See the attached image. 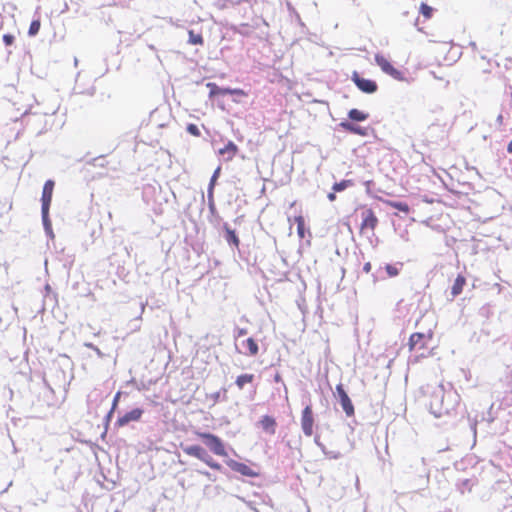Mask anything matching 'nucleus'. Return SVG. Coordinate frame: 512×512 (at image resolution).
Returning <instances> with one entry per match:
<instances>
[{
	"label": "nucleus",
	"mask_w": 512,
	"mask_h": 512,
	"mask_svg": "<svg viewBox=\"0 0 512 512\" xmlns=\"http://www.w3.org/2000/svg\"><path fill=\"white\" fill-rule=\"evenodd\" d=\"M194 434L201 439L209 450L217 456H227L225 444L222 439L212 433L195 431Z\"/></svg>",
	"instance_id": "obj_1"
},
{
	"label": "nucleus",
	"mask_w": 512,
	"mask_h": 512,
	"mask_svg": "<svg viewBox=\"0 0 512 512\" xmlns=\"http://www.w3.org/2000/svg\"><path fill=\"white\" fill-rule=\"evenodd\" d=\"M182 450L186 455L197 458L198 460L204 462L207 466L214 470L219 471L222 468V466L218 462H216L200 445H190L182 447Z\"/></svg>",
	"instance_id": "obj_2"
},
{
	"label": "nucleus",
	"mask_w": 512,
	"mask_h": 512,
	"mask_svg": "<svg viewBox=\"0 0 512 512\" xmlns=\"http://www.w3.org/2000/svg\"><path fill=\"white\" fill-rule=\"evenodd\" d=\"M375 62L385 74L391 76L393 79L398 81L405 80L403 72L395 68L384 55L376 54Z\"/></svg>",
	"instance_id": "obj_3"
},
{
	"label": "nucleus",
	"mask_w": 512,
	"mask_h": 512,
	"mask_svg": "<svg viewBox=\"0 0 512 512\" xmlns=\"http://www.w3.org/2000/svg\"><path fill=\"white\" fill-rule=\"evenodd\" d=\"M432 338V331H428L427 333L416 332L411 334L408 341L409 351L427 349V344L432 340Z\"/></svg>",
	"instance_id": "obj_4"
},
{
	"label": "nucleus",
	"mask_w": 512,
	"mask_h": 512,
	"mask_svg": "<svg viewBox=\"0 0 512 512\" xmlns=\"http://www.w3.org/2000/svg\"><path fill=\"white\" fill-rule=\"evenodd\" d=\"M362 222L360 225V233H373L378 225V218L371 208H364L361 212Z\"/></svg>",
	"instance_id": "obj_5"
},
{
	"label": "nucleus",
	"mask_w": 512,
	"mask_h": 512,
	"mask_svg": "<svg viewBox=\"0 0 512 512\" xmlns=\"http://www.w3.org/2000/svg\"><path fill=\"white\" fill-rule=\"evenodd\" d=\"M55 183L53 180H47L43 186L42 191V217L43 220H46L48 218L49 214V208L52 201L53 191H54Z\"/></svg>",
	"instance_id": "obj_6"
},
{
	"label": "nucleus",
	"mask_w": 512,
	"mask_h": 512,
	"mask_svg": "<svg viewBox=\"0 0 512 512\" xmlns=\"http://www.w3.org/2000/svg\"><path fill=\"white\" fill-rule=\"evenodd\" d=\"M301 428L305 436L311 437L314 433V414L311 405H307L301 413Z\"/></svg>",
	"instance_id": "obj_7"
},
{
	"label": "nucleus",
	"mask_w": 512,
	"mask_h": 512,
	"mask_svg": "<svg viewBox=\"0 0 512 512\" xmlns=\"http://www.w3.org/2000/svg\"><path fill=\"white\" fill-rule=\"evenodd\" d=\"M351 79L358 89L364 93L372 94L378 89L375 81L361 77L357 71L352 73Z\"/></svg>",
	"instance_id": "obj_8"
},
{
	"label": "nucleus",
	"mask_w": 512,
	"mask_h": 512,
	"mask_svg": "<svg viewBox=\"0 0 512 512\" xmlns=\"http://www.w3.org/2000/svg\"><path fill=\"white\" fill-rule=\"evenodd\" d=\"M336 393L339 397L340 404L347 417H352L355 414L354 406L349 398L347 392L342 384L336 385Z\"/></svg>",
	"instance_id": "obj_9"
},
{
	"label": "nucleus",
	"mask_w": 512,
	"mask_h": 512,
	"mask_svg": "<svg viewBox=\"0 0 512 512\" xmlns=\"http://www.w3.org/2000/svg\"><path fill=\"white\" fill-rule=\"evenodd\" d=\"M142 414H143L142 409L135 408V409L125 413L123 416L119 417L116 422V425H118L119 427H123L131 421H138V420H140Z\"/></svg>",
	"instance_id": "obj_10"
},
{
	"label": "nucleus",
	"mask_w": 512,
	"mask_h": 512,
	"mask_svg": "<svg viewBox=\"0 0 512 512\" xmlns=\"http://www.w3.org/2000/svg\"><path fill=\"white\" fill-rule=\"evenodd\" d=\"M259 425L262 430L269 435H274L276 433L277 422L275 418L270 415L262 416L259 421Z\"/></svg>",
	"instance_id": "obj_11"
},
{
	"label": "nucleus",
	"mask_w": 512,
	"mask_h": 512,
	"mask_svg": "<svg viewBox=\"0 0 512 512\" xmlns=\"http://www.w3.org/2000/svg\"><path fill=\"white\" fill-rule=\"evenodd\" d=\"M228 466L233 470V471H236L238 473H240L241 475L243 476H248V477H255L257 476V473L254 472L248 465H246L245 463H241V462H237V461H234V460H231L230 462H228Z\"/></svg>",
	"instance_id": "obj_12"
},
{
	"label": "nucleus",
	"mask_w": 512,
	"mask_h": 512,
	"mask_svg": "<svg viewBox=\"0 0 512 512\" xmlns=\"http://www.w3.org/2000/svg\"><path fill=\"white\" fill-rule=\"evenodd\" d=\"M218 153L226 156L227 161H231L238 153V147L232 141H229L223 148H220Z\"/></svg>",
	"instance_id": "obj_13"
},
{
	"label": "nucleus",
	"mask_w": 512,
	"mask_h": 512,
	"mask_svg": "<svg viewBox=\"0 0 512 512\" xmlns=\"http://www.w3.org/2000/svg\"><path fill=\"white\" fill-rule=\"evenodd\" d=\"M465 285H466V278H465V276H464V275L459 274V275L456 277V279H455V281H454V283H453V285H452V288H451V295H452L453 297H456V296H458L459 294H461Z\"/></svg>",
	"instance_id": "obj_14"
},
{
	"label": "nucleus",
	"mask_w": 512,
	"mask_h": 512,
	"mask_svg": "<svg viewBox=\"0 0 512 512\" xmlns=\"http://www.w3.org/2000/svg\"><path fill=\"white\" fill-rule=\"evenodd\" d=\"M242 345L246 348V351L244 352L246 355L256 356L259 352L258 344L252 337L243 341Z\"/></svg>",
	"instance_id": "obj_15"
},
{
	"label": "nucleus",
	"mask_w": 512,
	"mask_h": 512,
	"mask_svg": "<svg viewBox=\"0 0 512 512\" xmlns=\"http://www.w3.org/2000/svg\"><path fill=\"white\" fill-rule=\"evenodd\" d=\"M254 379H255V376L253 374H250V373L241 374L236 378L235 384L239 390H242L245 387V385L252 383L254 381Z\"/></svg>",
	"instance_id": "obj_16"
},
{
	"label": "nucleus",
	"mask_w": 512,
	"mask_h": 512,
	"mask_svg": "<svg viewBox=\"0 0 512 512\" xmlns=\"http://www.w3.org/2000/svg\"><path fill=\"white\" fill-rule=\"evenodd\" d=\"M224 230L226 232V236H225L226 241L229 244H232L236 248H238L239 244H240V240H239L238 236L236 235L235 231L232 230L227 224L224 225Z\"/></svg>",
	"instance_id": "obj_17"
},
{
	"label": "nucleus",
	"mask_w": 512,
	"mask_h": 512,
	"mask_svg": "<svg viewBox=\"0 0 512 512\" xmlns=\"http://www.w3.org/2000/svg\"><path fill=\"white\" fill-rule=\"evenodd\" d=\"M188 43L191 45H203L204 39L201 32H195L194 30L188 31Z\"/></svg>",
	"instance_id": "obj_18"
},
{
	"label": "nucleus",
	"mask_w": 512,
	"mask_h": 512,
	"mask_svg": "<svg viewBox=\"0 0 512 512\" xmlns=\"http://www.w3.org/2000/svg\"><path fill=\"white\" fill-rule=\"evenodd\" d=\"M348 116L351 120L359 121V122L365 121L369 117L368 113H365L358 109H351L348 112Z\"/></svg>",
	"instance_id": "obj_19"
},
{
	"label": "nucleus",
	"mask_w": 512,
	"mask_h": 512,
	"mask_svg": "<svg viewBox=\"0 0 512 512\" xmlns=\"http://www.w3.org/2000/svg\"><path fill=\"white\" fill-rule=\"evenodd\" d=\"M384 202L386 203V205H388L394 209H397L405 214H408L410 212V208H409L408 204H406L404 202H397V201H391V200H385Z\"/></svg>",
	"instance_id": "obj_20"
},
{
	"label": "nucleus",
	"mask_w": 512,
	"mask_h": 512,
	"mask_svg": "<svg viewBox=\"0 0 512 512\" xmlns=\"http://www.w3.org/2000/svg\"><path fill=\"white\" fill-rule=\"evenodd\" d=\"M340 125L345 130H347V131H349L351 133L358 134V135H361V136H365L366 135L365 129H363V128L359 127V126L353 125V124L348 123V122H342Z\"/></svg>",
	"instance_id": "obj_21"
},
{
	"label": "nucleus",
	"mask_w": 512,
	"mask_h": 512,
	"mask_svg": "<svg viewBox=\"0 0 512 512\" xmlns=\"http://www.w3.org/2000/svg\"><path fill=\"white\" fill-rule=\"evenodd\" d=\"M295 223L297 224V234L300 239L305 238V219L302 215L296 216L294 218Z\"/></svg>",
	"instance_id": "obj_22"
},
{
	"label": "nucleus",
	"mask_w": 512,
	"mask_h": 512,
	"mask_svg": "<svg viewBox=\"0 0 512 512\" xmlns=\"http://www.w3.org/2000/svg\"><path fill=\"white\" fill-rule=\"evenodd\" d=\"M207 88H209V95L210 97H213L215 95H226V91H227V88H220L219 86H217V84L213 83V82H209L207 83Z\"/></svg>",
	"instance_id": "obj_23"
},
{
	"label": "nucleus",
	"mask_w": 512,
	"mask_h": 512,
	"mask_svg": "<svg viewBox=\"0 0 512 512\" xmlns=\"http://www.w3.org/2000/svg\"><path fill=\"white\" fill-rule=\"evenodd\" d=\"M353 183L351 180H342L338 183H335L332 187L334 192H340L345 190L347 187L351 186Z\"/></svg>",
	"instance_id": "obj_24"
},
{
	"label": "nucleus",
	"mask_w": 512,
	"mask_h": 512,
	"mask_svg": "<svg viewBox=\"0 0 512 512\" xmlns=\"http://www.w3.org/2000/svg\"><path fill=\"white\" fill-rule=\"evenodd\" d=\"M41 27V22L39 19L33 20L30 24L28 34L29 36H35L38 34Z\"/></svg>",
	"instance_id": "obj_25"
},
{
	"label": "nucleus",
	"mask_w": 512,
	"mask_h": 512,
	"mask_svg": "<svg viewBox=\"0 0 512 512\" xmlns=\"http://www.w3.org/2000/svg\"><path fill=\"white\" fill-rule=\"evenodd\" d=\"M385 270L389 277H396L400 272V268L394 264H387L385 266Z\"/></svg>",
	"instance_id": "obj_26"
},
{
	"label": "nucleus",
	"mask_w": 512,
	"mask_h": 512,
	"mask_svg": "<svg viewBox=\"0 0 512 512\" xmlns=\"http://www.w3.org/2000/svg\"><path fill=\"white\" fill-rule=\"evenodd\" d=\"M420 12L426 19H430L433 13V9L426 3H422L420 6Z\"/></svg>",
	"instance_id": "obj_27"
},
{
	"label": "nucleus",
	"mask_w": 512,
	"mask_h": 512,
	"mask_svg": "<svg viewBox=\"0 0 512 512\" xmlns=\"http://www.w3.org/2000/svg\"><path fill=\"white\" fill-rule=\"evenodd\" d=\"M187 132L190 133L193 136L199 137L200 136V130L195 124H188L187 126Z\"/></svg>",
	"instance_id": "obj_28"
},
{
	"label": "nucleus",
	"mask_w": 512,
	"mask_h": 512,
	"mask_svg": "<svg viewBox=\"0 0 512 512\" xmlns=\"http://www.w3.org/2000/svg\"><path fill=\"white\" fill-rule=\"evenodd\" d=\"M226 94L239 95V96H243V97L247 96V93L244 90L239 89V88H235V89L227 88Z\"/></svg>",
	"instance_id": "obj_29"
},
{
	"label": "nucleus",
	"mask_w": 512,
	"mask_h": 512,
	"mask_svg": "<svg viewBox=\"0 0 512 512\" xmlns=\"http://www.w3.org/2000/svg\"><path fill=\"white\" fill-rule=\"evenodd\" d=\"M14 40H15V38H14V36H13V35H11V34H5V35L3 36V42H4V43H5V45H7V46L12 45V44L14 43Z\"/></svg>",
	"instance_id": "obj_30"
},
{
	"label": "nucleus",
	"mask_w": 512,
	"mask_h": 512,
	"mask_svg": "<svg viewBox=\"0 0 512 512\" xmlns=\"http://www.w3.org/2000/svg\"><path fill=\"white\" fill-rule=\"evenodd\" d=\"M219 172H220V167H218V168L215 170V172H214V174H213V176H212V178H211V183H210V185H211V186H213V185H214V182H215L216 178L218 177Z\"/></svg>",
	"instance_id": "obj_31"
},
{
	"label": "nucleus",
	"mask_w": 512,
	"mask_h": 512,
	"mask_svg": "<svg viewBox=\"0 0 512 512\" xmlns=\"http://www.w3.org/2000/svg\"><path fill=\"white\" fill-rule=\"evenodd\" d=\"M371 269H372L371 263L366 262L363 266V271L368 274V273H370Z\"/></svg>",
	"instance_id": "obj_32"
},
{
	"label": "nucleus",
	"mask_w": 512,
	"mask_h": 512,
	"mask_svg": "<svg viewBox=\"0 0 512 512\" xmlns=\"http://www.w3.org/2000/svg\"><path fill=\"white\" fill-rule=\"evenodd\" d=\"M335 193H336V192H334V191H333V192H331V193H329V194L327 195V197H328L329 201H331V202L335 201V199H336V194H335Z\"/></svg>",
	"instance_id": "obj_33"
},
{
	"label": "nucleus",
	"mask_w": 512,
	"mask_h": 512,
	"mask_svg": "<svg viewBox=\"0 0 512 512\" xmlns=\"http://www.w3.org/2000/svg\"><path fill=\"white\" fill-rule=\"evenodd\" d=\"M274 381L277 382V383L282 382V376H281L280 373H276L274 375Z\"/></svg>",
	"instance_id": "obj_34"
},
{
	"label": "nucleus",
	"mask_w": 512,
	"mask_h": 512,
	"mask_svg": "<svg viewBox=\"0 0 512 512\" xmlns=\"http://www.w3.org/2000/svg\"><path fill=\"white\" fill-rule=\"evenodd\" d=\"M199 473L201 475H204L205 477H207L208 479H211V474L207 471H199Z\"/></svg>",
	"instance_id": "obj_35"
},
{
	"label": "nucleus",
	"mask_w": 512,
	"mask_h": 512,
	"mask_svg": "<svg viewBox=\"0 0 512 512\" xmlns=\"http://www.w3.org/2000/svg\"><path fill=\"white\" fill-rule=\"evenodd\" d=\"M119 396H120V393H117V394H116V396H115V398H114L113 408L117 405V402H118Z\"/></svg>",
	"instance_id": "obj_36"
},
{
	"label": "nucleus",
	"mask_w": 512,
	"mask_h": 512,
	"mask_svg": "<svg viewBox=\"0 0 512 512\" xmlns=\"http://www.w3.org/2000/svg\"><path fill=\"white\" fill-rule=\"evenodd\" d=\"M507 151H508V153H510V154L512 153V140H511V141L508 143V145H507Z\"/></svg>",
	"instance_id": "obj_37"
}]
</instances>
